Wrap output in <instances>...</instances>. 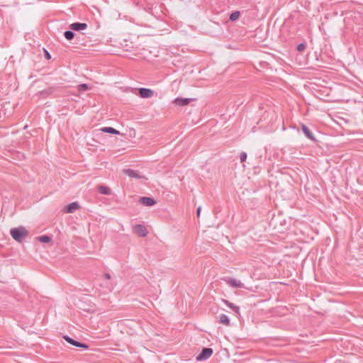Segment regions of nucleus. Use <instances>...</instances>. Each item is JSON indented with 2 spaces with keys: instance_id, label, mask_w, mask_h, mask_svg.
<instances>
[{
  "instance_id": "1",
  "label": "nucleus",
  "mask_w": 363,
  "mask_h": 363,
  "mask_svg": "<svg viewBox=\"0 0 363 363\" xmlns=\"http://www.w3.org/2000/svg\"><path fill=\"white\" fill-rule=\"evenodd\" d=\"M10 234L15 240L21 242L28 236V232L24 227L21 226L18 228H11Z\"/></svg>"
},
{
  "instance_id": "2",
  "label": "nucleus",
  "mask_w": 363,
  "mask_h": 363,
  "mask_svg": "<svg viewBox=\"0 0 363 363\" xmlns=\"http://www.w3.org/2000/svg\"><path fill=\"white\" fill-rule=\"evenodd\" d=\"M134 233L137 234L140 237H145L147 235V230L145 225L137 224L133 227Z\"/></svg>"
},
{
  "instance_id": "3",
  "label": "nucleus",
  "mask_w": 363,
  "mask_h": 363,
  "mask_svg": "<svg viewBox=\"0 0 363 363\" xmlns=\"http://www.w3.org/2000/svg\"><path fill=\"white\" fill-rule=\"evenodd\" d=\"M213 354L211 348L205 347L202 350L201 352L198 355L196 359L199 361L206 360L208 359Z\"/></svg>"
},
{
  "instance_id": "4",
  "label": "nucleus",
  "mask_w": 363,
  "mask_h": 363,
  "mask_svg": "<svg viewBox=\"0 0 363 363\" xmlns=\"http://www.w3.org/2000/svg\"><path fill=\"white\" fill-rule=\"evenodd\" d=\"M63 338L67 342H69V344H71V345H74L75 347H81V348H83L84 350H87L89 348V345H88L79 342L78 341H76V340H74V339H72V337H69L67 335L64 336Z\"/></svg>"
},
{
  "instance_id": "5",
  "label": "nucleus",
  "mask_w": 363,
  "mask_h": 363,
  "mask_svg": "<svg viewBox=\"0 0 363 363\" xmlns=\"http://www.w3.org/2000/svg\"><path fill=\"white\" fill-rule=\"evenodd\" d=\"M139 95L141 98H150L153 96V91L150 89L147 88H140L139 90Z\"/></svg>"
},
{
  "instance_id": "6",
  "label": "nucleus",
  "mask_w": 363,
  "mask_h": 363,
  "mask_svg": "<svg viewBox=\"0 0 363 363\" xmlns=\"http://www.w3.org/2000/svg\"><path fill=\"white\" fill-rule=\"evenodd\" d=\"M124 173L128 175V177L131 178H135V179H144L145 177L143 175H140L139 172L136 170L130 169H126L123 170Z\"/></svg>"
},
{
  "instance_id": "7",
  "label": "nucleus",
  "mask_w": 363,
  "mask_h": 363,
  "mask_svg": "<svg viewBox=\"0 0 363 363\" xmlns=\"http://www.w3.org/2000/svg\"><path fill=\"white\" fill-rule=\"evenodd\" d=\"M69 28L73 30H84L87 28V24L85 23H73L69 26Z\"/></svg>"
},
{
  "instance_id": "8",
  "label": "nucleus",
  "mask_w": 363,
  "mask_h": 363,
  "mask_svg": "<svg viewBox=\"0 0 363 363\" xmlns=\"http://www.w3.org/2000/svg\"><path fill=\"white\" fill-rule=\"evenodd\" d=\"M227 284L234 288H244V284L240 281L233 278H230L227 281Z\"/></svg>"
},
{
  "instance_id": "9",
  "label": "nucleus",
  "mask_w": 363,
  "mask_h": 363,
  "mask_svg": "<svg viewBox=\"0 0 363 363\" xmlns=\"http://www.w3.org/2000/svg\"><path fill=\"white\" fill-rule=\"evenodd\" d=\"M193 99H190V98H185V99H182V98H176L174 100V103L177 105V106H184L187 104H189V102L191 101H192Z\"/></svg>"
},
{
  "instance_id": "10",
  "label": "nucleus",
  "mask_w": 363,
  "mask_h": 363,
  "mask_svg": "<svg viewBox=\"0 0 363 363\" xmlns=\"http://www.w3.org/2000/svg\"><path fill=\"white\" fill-rule=\"evenodd\" d=\"M80 208L79 203L77 202H72L65 207V212L66 213H74L75 211L79 209Z\"/></svg>"
},
{
  "instance_id": "11",
  "label": "nucleus",
  "mask_w": 363,
  "mask_h": 363,
  "mask_svg": "<svg viewBox=\"0 0 363 363\" xmlns=\"http://www.w3.org/2000/svg\"><path fill=\"white\" fill-rule=\"evenodd\" d=\"M140 202L147 206H152L156 203L154 199L145 196L140 199Z\"/></svg>"
},
{
  "instance_id": "12",
  "label": "nucleus",
  "mask_w": 363,
  "mask_h": 363,
  "mask_svg": "<svg viewBox=\"0 0 363 363\" xmlns=\"http://www.w3.org/2000/svg\"><path fill=\"white\" fill-rule=\"evenodd\" d=\"M301 130L303 132L304 135L310 140L314 141L315 140L313 134L309 130V128L304 124L301 125Z\"/></svg>"
},
{
  "instance_id": "13",
  "label": "nucleus",
  "mask_w": 363,
  "mask_h": 363,
  "mask_svg": "<svg viewBox=\"0 0 363 363\" xmlns=\"http://www.w3.org/2000/svg\"><path fill=\"white\" fill-rule=\"evenodd\" d=\"M218 319L220 323H222L226 326L230 325V320L225 314H220L218 316Z\"/></svg>"
},
{
  "instance_id": "14",
  "label": "nucleus",
  "mask_w": 363,
  "mask_h": 363,
  "mask_svg": "<svg viewBox=\"0 0 363 363\" xmlns=\"http://www.w3.org/2000/svg\"><path fill=\"white\" fill-rule=\"evenodd\" d=\"M101 130L104 133H111L113 135H118L120 133L118 130L112 127H104Z\"/></svg>"
},
{
  "instance_id": "15",
  "label": "nucleus",
  "mask_w": 363,
  "mask_h": 363,
  "mask_svg": "<svg viewBox=\"0 0 363 363\" xmlns=\"http://www.w3.org/2000/svg\"><path fill=\"white\" fill-rule=\"evenodd\" d=\"M98 189H99V191L101 194H104V195H110L111 193V189L108 187L105 186H102V185L99 186Z\"/></svg>"
},
{
  "instance_id": "16",
  "label": "nucleus",
  "mask_w": 363,
  "mask_h": 363,
  "mask_svg": "<svg viewBox=\"0 0 363 363\" xmlns=\"http://www.w3.org/2000/svg\"><path fill=\"white\" fill-rule=\"evenodd\" d=\"M225 303L231 308L235 313H238L239 312V307L233 304V303L229 302L227 300H223Z\"/></svg>"
},
{
  "instance_id": "17",
  "label": "nucleus",
  "mask_w": 363,
  "mask_h": 363,
  "mask_svg": "<svg viewBox=\"0 0 363 363\" xmlns=\"http://www.w3.org/2000/svg\"><path fill=\"white\" fill-rule=\"evenodd\" d=\"M64 36L65 38L68 40H71L74 38V33L72 30H66L65 33H64Z\"/></svg>"
},
{
  "instance_id": "18",
  "label": "nucleus",
  "mask_w": 363,
  "mask_h": 363,
  "mask_svg": "<svg viewBox=\"0 0 363 363\" xmlns=\"http://www.w3.org/2000/svg\"><path fill=\"white\" fill-rule=\"evenodd\" d=\"M239 17H240V12L239 11H235V12H233L230 15V20L232 21H235L238 20Z\"/></svg>"
},
{
  "instance_id": "19",
  "label": "nucleus",
  "mask_w": 363,
  "mask_h": 363,
  "mask_svg": "<svg viewBox=\"0 0 363 363\" xmlns=\"http://www.w3.org/2000/svg\"><path fill=\"white\" fill-rule=\"evenodd\" d=\"M39 241L43 243H48L51 241V238L48 235H43L38 238Z\"/></svg>"
},
{
  "instance_id": "20",
  "label": "nucleus",
  "mask_w": 363,
  "mask_h": 363,
  "mask_svg": "<svg viewBox=\"0 0 363 363\" xmlns=\"http://www.w3.org/2000/svg\"><path fill=\"white\" fill-rule=\"evenodd\" d=\"M88 89V86L86 84H81L78 86V90L79 91H84Z\"/></svg>"
},
{
  "instance_id": "21",
  "label": "nucleus",
  "mask_w": 363,
  "mask_h": 363,
  "mask_svg": "<svg viewBox=\"0 0 363 363\" xmlns=\"http://www.w3.org/2000/svg\"><path fill=\"white\" fill-rule=\"evenodd\" d=\"M305 49H306V45L304 43H301V44L298 45V46H297V50L299 52H303L305 50Z\"/></svg>"
},
{
  "instance_id": "22",
  "label": "nucleus",
  "mask_w": 363,
  "mask_h": 363,
  "mask_svg": "<svg viewBox=\"0 0 363 363\" xmlns=\"http://www.w3.org/2000/svg\"><path fill=\"white\" fill-rule=\"evenodd\" d=\"M246 159H247V153L245 152H242L240 154V162H244L246 160Z\"/></svg>"
},
{
  "instance_id": "23",
  "label": "nucleus",
  "mask_w": 363,
  "mask_h": 363,
  "mask_svg": "<svg viewBox=\"0 0 363 363\" xmlns=\"http://www.w3.org/2000/svg\"><path fill=\"white\" fill-rule=\"evenodd\" d=\"M45 57L48 60L51 58L50 54L47 50H45Z\"/></svg>"
},
{
  "instance_id": "24",
  "label": "nucleus",
  "mask_w": 363,
  "mask_h": 363,
  "mask_svg": "<svg viewBox=\"0 0 363 363\" xmlns=\"http://www.w3.org/2000/svg\"><path fill=\"white\" fill-rule=\"evenodd\" d=\"M201 210V208L200 206L198 207L197 211H196V213H197V216L198 217L200 216Z\"/></svg>"
},
{
  "instance_id": "25",
  "label": "nucleus",
  "mask_w": 363,
  "mask_h": 363,
  "mask_svg": "<svg viewBox=\"0 0 363 363\" xmlns=\"http://www.w3.org/2000/svg\"><path fill=\"white\" fill-rule=\"evenodd\" d=\"M104 277H105V278H106V279H109L111 278V275H110L109 274H108V273H106V274H104Z\"/></svg>"
}]
</instances>
